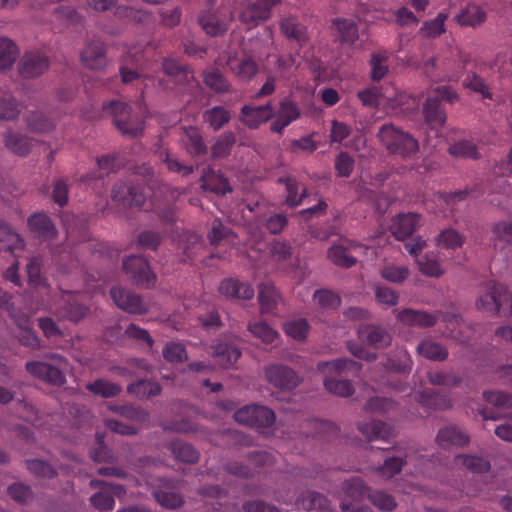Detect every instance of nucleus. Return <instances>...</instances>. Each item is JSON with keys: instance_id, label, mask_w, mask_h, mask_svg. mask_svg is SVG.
<instances>
[{"instance_id": "nucleus-1", "label": "nucleus", "mask_w": 512, "mask_h": 512, "mask_svg": "<svg viewBox=\"0 0 512 512\" xmlns=\"http://www.w3.org/2000/svg\"><path fill=\"white\" fill-rule=\"evenodd\" d=\"M377 137L389 153L403 158H411L419 151L418 140L392 123L383 124Z\"/></svg>"}, {"instance_id": "nucleus-2", "label": "nucleus", "mask_w": 512, "mask_h": 512, "mask_svg": "<svg viewBox=\"0 0 512 512\" xmlns=\"http://www.w3.org/2000/svg\"><path fill=\"white\" fill-rule=\"evenodd\" d=\"M50 358L55 361L56 365L43 361H28L25 364V369L35 378L60 387L66 383L63 369L67 365V360L60 354H52Z\"/></svg>"}, {"instance_id": "nucleus-3", "label": "nucleus", "mask_w": 512, "mask_h": 512, "mask_svg": "<svg viewBox=\"0 0 512 512\" xmlns=\"http://www.w3.org/2000/svg\"><path fill=\"white\" fill-rule=\"evenodd\" d=\"M478 309L489 312L493 315L499 314L501 310L512 312V295L507 288L501 284L488 286L487 291L479 297L476 302Z\"/></svg>"}, {"instance_id": "nucleus-4", "label": "nucleus", "mask_w": 512, "mask_h": 512, "mask_svg": "<svg viewBox=\"0 0 512 512\" xmlns=\"http://www.w3.org/2000/svg\"><path fill=\"white\" fill-rule=\"evenodd\" d=\"M110 296L116 306L126 313L143 315L150 310V302L130 289L113 286L110 289Z\"/></svg>"}, {"instance_id": "nucleus-5", "label": "nucleus", "mask_w": 512, "mask_h": 512, "mask_svg": "<svg viewBox=\"0 0 512 512\" xmlns=\"http://www.w3.org/2000/svg\"><path fill=\"white\" fill-rule=\"evenodd\" d=\"M50 67V58L40 50L26 51L18 61L17 71L23 79H36Z\"/></svg>"}, {"instance_id": "nucleus-6", "label": "nucleus", "mask_w": 512, "mask_h": 512, "mask_svg": "<svg viewBox=\"0 0 512 512\" xmlns=\"http://www.w3.org/2000/svg\"><path fill=\"white\" fill-rule=\"evenodd\" d=\"M264 373L271 385L283 391H291L302 382L301 376L284 364H270L264 368Z\"/></svg>"}, {"instance_id": "nucleus-7", "label": "nucleus", "mask_w": 512, "mask_h": 512, "mask_svg": "<svg viewBox=\"0 0 512 512\" xmlns=\"http://www.w3.org/2000/svg\"><path fill=\"white\" fill-rule=\"evenodd\" d=\"M111 199L123 207H141L146 197L140 186L132 182L119 181L112 188Z\"/></svg>"}, {"instance_id": "nucleus-8", "label": "nucleus", "mask_w": 512, "mask_h": 512, "mask_svg": "<svg viewBox=\"0 0 512 512\" xmlns=\"http://www.w3.org/2000/svg\"><path fill=\"white\" fill-rule=\"evenodd\" d=\"M123 269L130 280L137 286L149 287L155 281V275L151 271L147 261L140 257L131 255L123 260Z\"/></svg>"}, {"instance_id": "nucleus-9", "label": "nucleus", "mask_w": 512, "mask_h": 512, "mask_svg": "<svg viewBox=\"0 0 512 512\" xmlns=\"http://www.w3.org/2000/svg\"><path fill=\"white\" fill-rule=\"evenodd\" d=\"M277 2L278 0L249 1L239 15L241 23H243L248 30L255 28L270 17L271 8Z\"/></svg>"}, {"instance_id": "nucleus-10", "label": "nucleus", "mask_w": 512, "mask_h": 512, "mask_svg": "<svg viewBox=\"0 0 512 512\" xmlns=\"http://www.w3.org/2000/svg\"><path fill=\"white\" fill-rule=\"evenodd\" d=\"M360 341L374 349H385L392 343V335L388 329L376 324H363L358 328Z\"/></svg>"}, {"instance_id": "nucleus-11", "label": "nucleus", "mask_w": 512, "mask_h": 512, "mask_svg": "<svg viewBox=\"0 0 512 512\" xmlns=\"http://www.w3.org/2000/svg\"><path fill=\"white\" fill-rule=\"evenodd\" d=\"M2 143L4 147L12 154L19 157H27L36 142V140L26 134L7 128L2 134Z\"/></svg>"}, {"instance_id": "nucleus-12", "label": "nucleus", "mask_w": 512, "mask_h": 512, "mask_svg": "<svg viewBox=\"0 0 512 512\" xmlns=\"http://www.w3.org/2000/svg\"><path fill=\"white\" fill-rule=\"evenodd\" d=\"M395 312L397 320L408 327L431 328L438 322L437 314L424 310L405 308Z\"/></svg>"}, {"instance_id": "nucleus-13", "label": "nucleus", "mask_w": 512, "mask_h": 512, "mask_svg": "<svg viewBox=\"0 0 512 512\" xmlns=\"http://www.w3.org/2000/svg\"><path fill=\"white\" fill-rule=\"evenodd\" d=\"M422 225V217L417 213H400L392 219L391 233L398 240L411 236Z\"/></svg>"}, {"instance_id": "nucleus-14", "label": "nucleus", "mask_w": 512, "mask_h": 512, "mask_svg": "<svg viewBox=\"0 0 512 512\" xmlns=\"http://www.w3.org/2000/svg\"><path fill=\"white\" fill-rule=\"evenodd\" d=\"M82 64L91 70H102L107 65L106 52L100 40L88 41L81 52Z\"/></svg>"}, {"instance_id": "nucleus-15", "label": "nucleus", "mask_w": 512, "mask_h": 512, "mask_svg": "<svg viewBox=\"0 0 512 512\" xmlns=\"http://www.w3.org/2000/svg\"><path fill=\"white\" fill-rule=\"evenodd\" d=\"M180 142L183 149L192 157L202 156L208 152L203 136L196 127H181Z\"/></svg>"}, {"instance_id": "nucleus-16", "label": "nucleus", "mask_w": 512, "mask_h": 512, "mask_svg": "<svg viewBox=\"0 0 512 512\" xmlns=\"http://www.w3.org/2000/svg\"><path fill=\"white\" fill-rule=\"evenodd\" d=\"M273 115L274 111L270 103L260 106L245 105L241 108L240 120L250 129H256L270 120Z\"/></svg>"}, {"instance_id": "nucleus-17", "label": "nucleus", "mask_w": 512, "mask_h": 512, "mask_svg": "<svg viewBox=\"0 0 512 512\" xmlns=\"http://www.w3.org/2000/svg\"><path fill=\"white\" fill-rule=\"evenodd\" d=\"M200 181L201 188L205 191H210L221 196L232 192L228 179L225 178L220 171H215L210 167L203 169Z\"/></svg>"}, {"instance_id": "nucleus-18", "label": "nucleus", "mask_w": 512, "mask_h": 512, "mask_svg": "<svg viewBox=\"0 0 512 512\" xmlns=\"http://www.w3.org/2000/svg\"><path fill=\"white\" fill-rule=\"evenodd\" d=\"M159 484L153 487L152 496L155 501L167 509H177L184 504L183 498L171 491V482L167 479H159Z\"/></svg>"}, {"instance_id": "nucleus-19", "label": "nucleus", "mask_w": 512, "mask_h": 512, "mask_svg": "<svg viewBox=\"0 0 512 512\" xmlns=\"http://www.w3.org/2000/svg\"><path fill=\"white\" fill-rule=\"evenodd\" d=\"M436 441L442 448L463 447L468 445L470 437L459 427L449 425L438 431Z\"/></svg>"}, {"instance_id": "nucleus-20", "label": "nucleus", "mask_w": 512, "mask_h": 512, "mask_svg": "<svg viewBox=\"0 0 512 512\" xmlns=\"http://www.w3.org/2000/svg\"><path fill=\"white\" fill-rule=\"evenodd\" d=\"M220 294L228 298L250 300L254 296V289L246 282L235 278L224 279L219 285Z\"/></svg>"}, {"instance_id": "nucleus-21", "label": "nucleus", "mask_w": 512, "mask_h": 512, "mask_svg": "<svg viewBox=\"0 0 512 512\" xmlns=\"http://www.w3.org/2000/svg\"><path fill=\"white\" fill-rule=\"evenodd\" d=\"M162 68L165 74L178 85L189 84L195 79L192 70L185 64L173 58L163 60Z\"/></svg>"}, {"instance_id": "nucleus-22", "label": "nucleus", "mask_w": 512, "mask_h": 512, "mask_svg": "<svg viewBox=\"0 0 512 512\" xmlns=\"http://www.w3.org/2000/svg\"><path fill=\"white\" fill-rule=\"evenodd\" d=\"M332 26L336 32V40L340 44L353 45L359 38L356 22L347 18H334Z\"/></svg>"}, {"instance_id": "nucleus-23", "label": "nucleus", "mask_w": 512, "mask_h": 512, "mask_svg": "<svg viewBox=\"0 0 512 512\" xmlns=\"http://www.w3.org/2000/svg\"><path fill=\"white\" fill-rule=\"evenodd\" d=\"M359 245L350 244L346 246L344 243L335 244L327 251L328 259L341 268H351L357 263V259L352 255V250L357 249Z\"/></svg>"}, {"instance_id": "nucleus-24", "label": "nucleus", "mask_w": 512, "mask_h": 512, "mask_svg": "<svg viewBox=\"0 0 512 512\" xmlns=\"http://www.w3.org/2000/svg\"><path fill=\"white\" fill-rule=\"evenodd\" d=\"M422 112L425 122L433 129L442 127L446 122V113L439 97L429 96L423 104Z\"/></svg>"}, {"instance_id": "nucleus-25", "label": "nucleus", "mask_w": 512, "mask_h": 512, "mask_svg": "<svg viewBox=\"0 0 512 512\" xmlns=\"http://www.w3.org/2000/svg\"><path fill=\"white\" fill-rule=\"evenodd\" d=\"M89 314V308L74 299H67L55 311L59 320H67L78 323Z\"/></svg>"}, {"instance_id": "nucleus-26", "label": "nucleus", "mask_w": 512, "mask_h": 512, "mask_svg": "<svg viewBox=\"0 0 512 512\" xmlns=\"http://www.w3.org/2000/svg\"><path fill=\"white\" fill-rule=\"evenodd\" d=\"M414 398L419 404L436 410H445L452 406L451 399L435 389L427 388L418 391Z\"/></svg>"}, {"instance_id": "nucleus-27", "label": "nucleus", "mask_w": 512, "mask_h": 512, "mask_svg": "<svg viewBox=\"0 0 512 512\" xmlns=\"http://www.w3.org/2000/svg\"><path fill=\"white\" fill-rule=\"evenodd\" d=\"M416 352L423 358L434 362H443L449 355L445 345L430 338L421 340L416 347Z\"/></svg>"}, {"instance_id": "nucleus-28", "label": "nucleus", "mask_w": 512, "mask_h": 512, "mask_svg": "<svg viewBox=\"0 0 512 512\" xmlns=\"http://www.w3.org/2000/svg\"><path fill=\"white\" fill-rule=\"evenodd\" d=\"M359 432L368 440L388 439L392 434V428L386 423L378 420L359 422Z\"/></svg>"}, {"instance_id": "nucleus-29", "label": "nucleus", "mask_w": 512, "mask_h": 512, "mask_svg": "<svg viewBox=\"0 0 512 512\" xmlns=\"http://www.w3.org/2000/svg\"><path fill=\"white\" fill-rule=\"evenodd\" d=\"M258 300L261 313L274 314L281 298L274 285L263 283L259 286Z\"/></svg>"}, {"instance_id": "nucleus-30", "label": "nucleus", "mask_w": 512, "mask_h": 512, "mask_svg": "<svg viewBox=\"0 0 512 512\" xmlns=\"http://www.w3.org/2000/svg\"><path fill=\"white\" fill-rule=\"evenodd\" d=\"M28 225L33 233L43 239H53L56 228L51 219L43 213L34 214L28 219Z\"/></svg>"}, {"instance_id": "nucleus-31", "label": "nucleus", "mask_w": 512, "mask_h": 512, "mask_svg": "<svg viewBox=\"0 0 512 512\" xmlns=\"http://www.w3.org/2000/svg\"><path fill=\"white\" fill-rule=\"evenodd\" d=\"M461 26L477 27L486 20L485 11L478 5L469 4L455 16Z\"/></svg>"}, {"instance_id": "nucleus-32", "label": "nucleus", "mask_w": 512, "mask_h": 512, "mask_svg": "<svg viewBox=\"0 0 512 512\" xmlns=\"http://www.w3.org/2000/svg\"><path fill=\"white\" fill-rule=\"evenodd\" d=\"M198 21L202 29L210 36L222 35L227 30V21L220 19L219 16L212 11L201 13Z\"/></svg>"}, {"instance_id": "nucleus-33", "label": "nucleus", "mask_w": 512, "mask_h": 512, "mask_svg": "<svg viewBox=\"0 0 512 512\" xmlns=\"http://www.w3.org/2000/svg\"><path fill=\"white\" fill-rule=\"evenodd\" d=\"M168 448L175 459L183 463L195 464L199 460V452L191 444L182 440L171 441Z\"/></svg>"}, {"instance_id": "nucleus-34", "label": "nucleus", "mask_w": 512, "mask_h": 512, "mask_svg": "<svg viewBox=\"0 0 512 512\" xmlns=\"http://www.w3.org/2000/svg\"><path fill=\"white\" fill-rule=\"evenodd\" d=\"M161 391L159 383L148 379H142L127 386V392L141 400L157 396Z\"/></svg>"}, {"instance_id": "nucleus-35", "label": "nucleus", "mask_w": 512, "mask_h": 512, "mask_svg": "<svg viewBox=\"0 0 512 512\" xmlns=\"http://www.w3.org/2000/svg\"><path fill=\"white\" fill-rule=\"evenodd\" d=\"M212 348L213 357L217 359L218 364L223 368L230 367L241 355L240 350L230 343L221 342Z\"/></svg>"}, {"instance_id": "nucleus-36", "label": "nucleus", "mask_w": 512, "mask_h": 512, "mask_svg": "<svg viewBox=\"0 0 512 512\" xmlns=\"http://www.w3.org/2000/svg\"><path fill=\"white\" fill-rule=\"evenodd\" d=\"M226 65L240 79L245 81L250 80L258 71L257 64L251 57H244L238 61L230 56L226 62Z\"/></svg>"}, {"instance_id": "nucleus-37", "label": "nucleus", "mask_w": 512, "mask_h": 512, "mask_svg": "<svg viewBox=\"0 0 512 512\" xmlns=\"http://www.w3.org/2000/svg\"><path fill=\"white\" fill-rule=\"evenodd\" d=\"M23 120L27 129L33 133H48L55 128V123L40 111L29 112Z\"/></svg>"}, {"instance_id": "nucleus-38", "label": "nucleus", "mask_w": 512, "mask_h": 512, "mask_svg": "<svg viewBox=\"0 0 512 512\" xmlns=\"http://www.w3.org/2000/svg\"><path fill=\"white\" fill-rule=\"evenodd\" d=\"M362 367L361 363L349 358H338L332 361L320 362L317 365L318 370L323 372L328 369L337 373L350 372L352 374H357Z\"/></svg>"}, {"instance_id": "nucleus-39", "label": "nucleus", "mask_w": 512, "mask_h": 512, "mask_svg": "<svg viewBox=\"0 0 512 512\" xmlns=\"http://www.w3.org/2000/svg\"><path fill=\"white\" fill-rule=\"evenodd\" d=\"M282 33L289 39L303 45L307 41L306 27L294 17H286L280 23Z\"/></svg>"}, {"instance_id": "nucleus-40", "label": "nucleus", "mask_w": 512, "mask_h": 512, "mask_svg": "<svg viewBox=\"0 0 512 512\" xmlns=\"http://www.w3.org/2000/svg\"><path fill=\"white\" fill-rule=\"evenodd\" d=\"M86 389L92 394L102 398L116 397L122 391V387L119 384L113 383L104 378H99L86 384Z\"/></svg>"}, {"instance_id": "nucleus-41", "label": "nucleus", "mask_w": 512, "mask_h": 512, "mask_svg": "<svg viewBox=\"0 0 512 512\" xmlns=\"http://www.w3.org/2000/svg\"><path fill=\"white\" fill-rule=\"evenodd\" d=\"M23 240L19 234L4 222L0 221V251L14 253L15 250L23 248Z\"/></svg>"}, {"instance_id": "nucleus-42", "label": "nucleus", "mask_w": 512, "mask_h": 512, "mask_svg": "<svg viewBox=\"0 0 512 512\" xmlns=\"http://www.w3.org/2000/svg\"><path fill=\"white\" fill-rule=\"evenodd\" d=\"M203 247L201 237L195 233L183 234L178 242V249L182 251L184 258L181 261L192 259Z\"/></svg>"}, {"instance_id": "nucleus-43", "label": "nucleus", "mask_w": 512, "mask_h": 512, "mask_svg": "<svg viewBox=\"0 0 512 512\" xmlns=\"http://www.w3.org/2000/svg\"><path fill=\"white\" fill-rule=\"evenodd\" d=\"M18 54V47L10 39L0 38V71L10 70Z\"/></svg>"}, {"instance_id": "nucleus-44", "label": "nucleus", "mask_w": 512, "mask_h": 512, "mask_svg": "<svg viewBox=\"0 0 512 512\" xmlns=\"http://www.w3.org/2000/svg\"><path fill=\"white\" fill-rule=\"evenodd\" d=\"M110 410L135 422L144 423L150 419V414L145 409L132 404L112 405L110 406Z\"/></svg>"}, {"instance_id": "nucleus-45", "label": "nucleus", "mask_w": 512, "mask_h": 512, "mask_svg": "<svg viewBox=\"0 0 512 512\" xmlns=\"http://www.w3.org/2000/svg\"><path fill=\"white\" fill-rule=\"evenodd\" d=\"M236 143V136L233 132L227 131L218 136L216 142L211 148L213 158H225L231 153V149Z\"/></svg>"}, {"instance_id": "nucleus-46", "label": "nucleus", "mask_w": 512, "mask_h": 512, "mask_svg": "<svg viewBox=\"0 0 512 512\" xmlns=\"http://www.w3.org/2000/svg\"><path fill=\"white\" fill-rule=\"evenodd\" d=\"M435 241L437 246L454 250L460 248L464 244L465 237L457 230L449 227L442 230L435 238Z\"/></svg>"}, {"instance_id": "nucleus-47", "label": "nucleus", "mask_w": 512, "mask_h": 512, "mask_svg": "<svg viewBox=\"0 0 512 512\" xmlns=\"http://www.w3.org/2000/svg\"><path fill=\"white\" fill-rule=\"evenodd\" d=\"M299 502L305 510H328L329 500L321 493L316 491H306L301 494Z\"/></svg>"}, {"instance_id": "nucleus-48", "label": "nucleus", "mask_w": 512, "mask_h": 512, "mask_svg": "<svg viewBox=\"0 0 512 512\" xmlns=\"http://www.w3.org/2000/svg\"><path fill=\"white\" fill-rule=\"evenodd\" d=\"M102 109L113 118V123L115 126L123 123V120H125L129 114H131L130 106L127 103L119 100H112L103 103Z\"/></svg>"}, {"instance_id": "nucleus-49", "label": "nucleus", "mask_w": 512, "mask_h": 512, "mask_svg": "<svg viewBox=\"0 0 512 512\" xmlns=\"http://www.w3.org/2000/svg\"><path fill=\"white\" fill-rule=\"evenodd\" d=\"M231 115L229 111L224 109L221 106H215L203 114V119L205 123L209 124V126L217 131L221 129L225 124L230 121Z\"/></svg>"}, {"instance_id": "nucleus-50", "label": "nucleus", "mask_w": 512, "mask_h": 512, "mask_svg": "<svg viewBox=\"0 0 512 512\" xmlns=\"http://www.w3.org/2000/svg\"><path fill=\"white\" fill-rule=\"evenodd\" d=\"M26 468L35 477L52 479L57 476V470L47 461L42 459H27Z\"/></svg>"}, {"instance_id": "nucleus-51", "label": "nucleus", "mask_w": 512, "mask_h": 512, "mask_svg": "<svg viewBox=\"0 0 512 512\" xmlns=\"http://www.w3.org/2000/svg\"><path fill=\"white\" fill-rule=\"evenodd\" d=\"M448 151L452 156L458 158L477 160L481 157L477 146L468 140H460L453 143L449 146Z\"/></svg>"}, {"instance_id": "nucleus-52", "label": "nucleus", "mask_w": 512, "mask_h": 512, "mask_svg": "<svg viewBox=\"0 0 512 512\" xmlns=\"http://www.w3.org/2000/svg\"><path fill=\"white\" fill-rule=\"evenodd\" d=\"M20 113V104L15 97L11 95L0 97V120L14 121L19 118Z\"/></svg>"}, {"instance_id": "nucleus-53", "label": "nucleus", "mask_w": 512, "mask_h": 512, "mask_svg": "<svg viewBox=\"0 0 512 512\" xmlns=\"http://www.w3.org/2000/svg\"><path fill=\"white\" fill-rule=\"evenodd\" d=\"M397 402L387 397H371L364 405L369 413L387 414L397 409Z\"/></svg>"}, {"instance_id": "nucleus-54", "label": "nucleus", "mask_w": 512, "mask_h": 512, "mask_svg": "<svg viewBox=\"0 0 512 512\" xmlns=\"http://www.w3.org/2000/svg\"><path fill=\"white\" fill-rule=\"evenodd\" d=\"M456 460L473 473H485L491 467L490 462L486 458L476 455H458Z\"/></svg>"}, {"instance_id": "nucleus-55", "label": "nucleus", "mask_w": 512, "mask_h": 512, "mask_svg": "<svg viewBox=\"0 0 512 512\" xmlns=\"http://www.w3.org/2000/svg\"><path fill=\"white\" fill-rule=\"evenodd\" d=\"M493 246L499 244L512 245V221H499L492 227Z\"/></svg>"}, {"instance_id": "nucleus-56", "label": "nucleus", "mask_w": 512, "mask_h": 512, "mask_svg": "<svg viewBox=\"0 0 512 512\" xmlns=\"http://www.w3.org/2000/svg\"><path fill=\"white\" fill-rule=\"evenodd\" d=\"M204 83L216 93H226L231 90L228 80L217 70L204 72Z\"/></svg>"}, {"instance_id": "nucleus-57", "label": "nucleus", "mask_w": 512, "mask_h": 512, "mask_svg": "<svg viewBox=\"0 0 512 512\" xmlns=\"http://www.w3.org/2000/svg\"><path fill=\"white\" fill-rule=\"evenodd\" d=\"M484 400L498 410L512 408V394L500 390L483 392Z\"/></svg>"}, {"instance_id": "nucleus-58", "label": "nucleus", "mask_w": 512, "mask_h": 512, "mask_svg": "<svg viewBox=\"0 0 512 512\" xmlns=\"http://www.w3.org/2000/svg\"><path fill=\"white\" fill-rule=\"evenodd\" d=\"M380 275L388 282L401 284L409 277L410 270L407 266L387 264L381 269Z\"/></svg>"}, {"instance_id": "nucleus-59", "label": "nucleus", "mask_w": 512, "mask_h": 512, "mask_svg": "<svg viewBox=\"0 0 512 512\" xmlns=\"http://www.w3.org/2000/svg\"><path fill=\"white\" fill-rule=\"evenodd\" d=\"M324 386L327 391L340 397H348L354 392L353 385L349 380L326 377Z\"/></svg>"}, {"instance_id": "nucleus-60", "label": "nucleus", "mask_w": 512, "mask_h": 512, "mask_svg": "<svg viewBox=\"0 0 512 512\" xmlns=\"http://www.w3.org/2000/svg\"><path fill=\"white\" fill-rule=\"evenodd\" d=\"M342 491L351 500H359L366 494L367 487L360 477H351L342 483Z\"/></svg>"}, {"instance_id": "nucleus-61", "label": "nucleus", "mask_w": 512, "mask_h": 512, "mask_svg": "<svg viewBox=\"0 0 512 512\" xmlns=\"http://www.w3.org/2000/svg\"><path fill=\"white\" fill-rule=\"evenodd\" d=\"M276 419L273 410L266 406L254 405L252 427L267 428L274 424Z\"/></svg>"}, {"instance_id": "nucleus-62", "label": "nucleus", "mask_w": 512, "mask_h": 512, "mask_svg": "<svg viewBox=\"0 0 512 512\" xmlns=\"http://www.w3.org/2000/svg\"><path fill=\"white\" fill-rule=\"evenodd\" d=\"M314 302L324 309H336L341 304V298L338 294L331 290L321 289L313 294Z\"/></svg>"}, {"instance_id": "nucleus-63", "label": "nucleus", "mask_w": 512, "mask_h": 512, "mask_svg": "<svg viewBox=\"0 0 512 512\" xmlns=\"http://www.w3.org/2000/svg\"><path fill=\"white\" fill-rule=\"evenodd\" d=\"M8 495L19 504H27L34 498V493L29 485L22 482L11 484L7 489Z\"/></svg>"}, {"instance_id": "nucleus-64", "label": "nucleus", "mask_w": 512, "mask_h": 512, "mask_svg": "<svg viewBox=\"0 0 512 512\" xmlns=\"http://www.w3.org/2000/svg\"><path fill=\"white\" fill-rule=\"evenodd\" d=\"M248 330L251 334L265 343H272L278 336V333L267 323L262 321H253L248 324Z\"/></svg>"}]
</instances>
